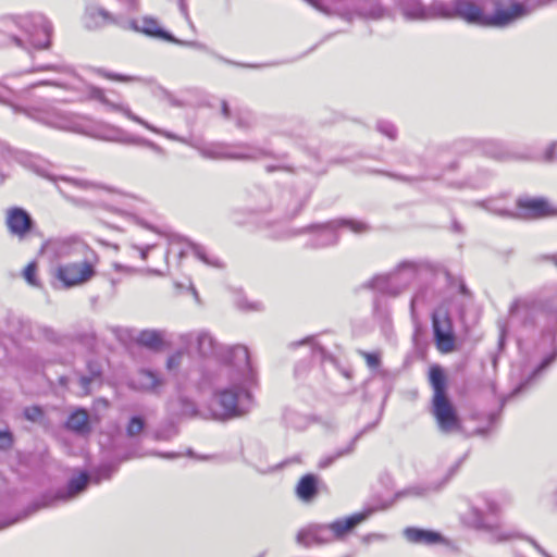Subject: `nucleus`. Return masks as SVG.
Returning <instances> with one entry per match:
<instances>
[{
	"label": "nucleus",
	"mask_w": 557,
	"mask_h": 557,
	"mask_svg": "<svg viewBox=\"0 0 557 557\" xmlns=\"http://www.w3.org/2000/svg\"><path fill=\"white\" fill-rule=\"evenodd\" d=\"M371 513L372 509H367L361 512L354 513L348 518L339 519L329 525H325L326 530L330 531V533H326V535L330 537V542L344 537L346 533H348L359 523L363 522Z\"/></svg>",
	"instance_id": "ddd939ff"
},
{
	"label": "nucleus",
	"mask_w": 557,
	"mask_h": 557,
	"mask_svg": "<svg viewBox=\"0 0 557 557\" xmlns=\"http://www.w3.org/2000/svg\"><path fill=\"white\" fill-rule=\"evenodd\" d=\"M404 533L406 539L411 543L435 544L441 541V535L433 531L407 528Z\"/></svg>",
	"instance_id": "6ab92c4d"
},
{
	"label": "nucleus",
	"mask_w": 557,
	"mask_h": 557,
	"mask_svg": "<svg viewBox=\"0 0 557 557\" xmlns=\"http://www.w3.org/2000/svg\"><path fill=\"white\" fill-rule=\"evenodd\" d=\"M377 129L391 139H394L396 137L395 126L387 121H380L377 123Z\"/></svg>",
	"instance_id": "72a5a7b5"
},
{
	"label": "nucleus",
	"mask_w": 557,
	"mask_h": 557,
	"mask_svg": "<svg viewBox=\"0 0 557 557\" xmlns=\"http://www.w3.org/2000/svg\"><path fill=\"white\" fill-rule=\"evenodd\" d=\"M531 302L527 299H518L510 306V318L521 319L528 317L531 312Z\"/></svg>",
	"instance_id": "393cba45"
},
{
	"label": "nucleus",
	"mask_w": 557,
	"mask_h": 557,
	"mask_svg": "<svg viewBox=\"0 0 557 557\" xmlns=\"http://www.w3.org/2000/svg\"><path fill=\"white\" fill-rule=\"evenodd\" d=\"M36 270L37 265L35 262H30L27 264V267L24 269L23 275L24 278L33 286H37V280H36Z\"/></svg>",
	"instance_id": "473e14b6"
},
{
	"label": "nucleus",
	"mask_w": 557,
	"mask_h": 557,
	"mask_svg": "<svg viewBox=\"0 0 557 557\" xmlns=\"http://www.w3.org/2000/svg\"><path fill=\"white\" fill-rule=\"evenodd\" d=\"M90 97L92 99L99 101L103 106H106L108 108V110L121 112L125 116H127L129 120L143 125L144 127H146L147 129H149L153 133L161 134L172 140H178L181 143L190 145L193 148H195L199 152V154L202 158L210 159V160H232V159H242L244 157V153L242 152V149L239 147H233L231 145L223 144V143H201V141L188 143L186 139L181 138L173 133L161 131V129L152 126L151 124H149L148 122H146L145 120L139 117L138 115L134 114L126 104H124L122 102H114V101L110 100L107 97L104 90L101 88L91 87L90 88Z\"/></svg>",
	"instance_id": "f257e3e1"
},
{
	"label": "nucleus",
	"mask_w": 557,
	"mask_h": 557,
	"mask_svg": "<svg viewBox=\"0 0 557 557\" xmlns=\"http://www.w3.org/2000/svg\"><path fill=\"white\" fill-rule=\"evenodd\" d=\"M128 22L135 24V27H122L123 29H129L151 37L162 38L164 40L175 42L183 46L193 47L199 50H207V47L198 41H182L174 38L171 34L164 32L159 26L158 22L151 17L145 16L140 21L128 18Z\"/></svg>",
	"instance_id": "9d476101"
},
{
	"label": "nucleus",
	"mask_w": 557,
	"mask_h": 557,
	"mask_svg": "<svg viewBox=\"0 0 557 557\" xmlns=\"http://www.w3.org/2000/svg\"><path fill=\"white\" fill-rule=\"evenodd\" d=\"M137 342L148 348L158 349L161 347L163 339L162 335L158 331L146 330L138 334Z\"/></svg>",
	"instance_id": "5701e85b"
},
{
	"label": "nucleus",
	"mask_w": 557,
	"mask_h": 557,
	"mask_svg": "<svg viewBox=\"0 0 557 557\" xmlns=\"http://www.w3.org/2000/svg\"><path fill=\"white\" fill-rule=\"evenodd\" d=\"M237 379L233 387L223 389L215 395L212 405V412L215 419L225 420L240 414L238 407V396L242 392V372H237Z\"/></svg>",
	"instance_id": "0eeeda50"
},
{
	"label": "nucleus",
	"mask_w": 557,
	"mask_h": 557,
	"mask_svg": "<svg viewBox=\"0 0 557 557\" xmlns=\"http://www.w3.org/2000/svg\"><path fill=\"white\" fill-rule=\"evenodd\" d=\"M484 151L486 154L491 156L492 158L499 159V160L506 159L508 156L506 150L504 149L503 145L497 141H493V140L485 143Z\"/></svg>",
	"instance_id": "cd10ccee"
},
{
	"label": "nucleus",
	"mask_w": 557,
	"mask_h": 557,
	"mask_svg": "<svg viewBox=\"0 0 557 557\" xmlns=\"http://www.w3.org/2000/svg\"><path fill=\"white\" fill-rule=\"evenodd\" d=\"M416 278V268L412 263L406 262L389 274L374 276L370 286L384 294L396 296L401 293Z\"/></svg>",
	"instance_id": "39448f33"
},
{
	"label": "nucleus",
	"mask_w": 557,
	"mask_h": 557,
	"mask_svg": "<svg viewBox=\"0 0 557 557\" xmlns=\"http://www.w3.org/2000/svg\"><path fill=\"white\" fill-rule=\"evenodd\" d=\"M112 472H113V468H111L109 466H106V467L99 469V471L97 472L96 478H95L96 483H99L102 479H106V480L110 479Z\"/></svg>",
	"instance_id": "ea45409f"
},
{
	"label": "nucleus",
	"mask_w": 557,
	"mask_h": 557,
	"mask_svg": "<svg viewBox=\"0 0 557 557\" xmlns=\"http://www.w3.org/2000/svg\"><path fill=\"white\" fill-rule=\"evenodd\" d=\"M97 258L86 259L82 262H73L60 265L57 270V277L65 287H72L86 283L95 275Z\"/></svg>",
	"instance_id": "1a4fd4ad"
},
{
	"label": "nucleus",
	"mask_w": 557,
	"mask_h": 557,
	"mask_svg": "<svg viewBox=\"0 0 557 557\" xmlns=\"http://www.w3.org/2000/svg\"><path fill=\"white\" fill-rule=\"evenodd\" d=\"M153 246L152 245H148L146 248H143L140 250V255H141V258L143 259H146L147 258V253L148 251L152 248Z\"/></svg>",
	"instance_id": "8fccbe9b"
},
{
	"label": "nucleus",
	"mask_w": 557,
	"mask_h": 557,
	"mask_svg": "<svg viewBox=\"0 0 557 557\" xmlns=\"http://www.w3.org/2000/svg\"><path fill=\"white\" fill-rule=\"evenodd\" d=\"M91 373H92L91 377H89V376H82L79 379V381H78L79 385H81V388H82V391L85 394L89 393L90 384L92 383L94 379L100 375V371H92Z\"/></svg>",
	"instance_id": "c9c22d12"
},
{
	"label": "nucleus",
	"mask_w": 557,
	"mask_h": 557,
	"mask_svg": "<svg viewBox=\"0 0 557 557\" xmlns=\"http://www.w3.org/2000/svg\"><path fill=\"white\" fill-rule=\"evenodd\" d=\"M52 125L58 128H66V125L61 122L53 123Z\"/></svg>",
	"instance_id": "6e6d98bb"
},
{
	"label": "nucleus",
	"mask_w": 557,
	"mask_h": 557,
	"mask_svg": "<svg viewBox=\"0 0 557 557\" xmlns=\"http://www.w3.org/2000/svg\"><path fill=\"white\" fill-rule=\"evenodd\" d=\"M557 358V347L554 349V351L544 358L542 363L537 367V369L533 372V376H535L537 373L543 371L545 368H547L555 359Z\"/></svg>",
	"instance_id": "4c0bfd02"
},
{
	"label": "nucleus",
	"mask_w": 557,
	"mask_h": 557,
	"mask_svg": "<svg viewBox=\"0 0 557 557\" xmlns=\"http://www.w3.org/2000/svg\"><path fill=\"white\" fill-rule=\"evenodd\" d=\"M338 227H347L356 234L363 233L369 228L368 225L362 221L344 219L335 220L324 225L311 226V228L315 232V239L313 245L315 247H324L335 244L338 237L336 233Z\"/></svg>",
	"instance_id": "6e6552de"
},
{
	"label": "nucleus",
	"mask_w": 557,
	"mask_h": 557,
	"mask_svg": "<svg viewBox=\"0 0 557 557\" xmlns=\"http://www.w3.org/2000/svg\"><path fill=\"white\" fill-rule=\"evenodd\" d=\"M75 186H78L83 189H87V190H92V191H97V193H107L109 195H120L122 196V194L117 193L116 190L110 188V187H106V186H101V185H98L96 183H92V182H89V181H85V180H72L71 181Z\"/></svg>",
	"instance_id": "bb28decb"
},
{
	"label": "nucleus",
	"mask_w": 557,
	"mask_h": 557,
	"mask_svg": "<svg viewBox=\"0 0 557 557\" xmlns=\"http://www.w3.org/2000/svg\"><path fill=\"white\" fill-rule=\"evenodd\" d=\"M553 261L557 264V253L552 257Z\"/></svg>",
	"instance_id": "bf43d9fd"
},
{
	"label": "nucleus",
	"mask_w": 557,
	"mask_h": 557,
	"mask_svg": "<svg viewBox=\"0 0 557 557\" xmlns=\"http://www.w3.org/2000/svg\"><path fill=\"white\" fill-rule=\"evenodd\" d=\"M98 74L104 78L117 81L122 83H132V82H140V77L138 76H129V75H121L108 72L106 70H98Z\"/></svg>",
	"instance_id": "c756f323"
},
{
	"label": "nucleus",
	"mask_w": 557,
	"mask_h": 557,
	"mask_svg": "<svg viewBox=\"0 0 557 557\" xmlns=\"http://www.w3.org/2000/svg\"><path fill=\"white\" fill-rule=\"evenodd\" d=\"M531 543L533 544V546L545 557H550L549 555L546 554L545 550H543L534 541H531Z\"/></svg>",
	"instance_id": "3c124183"
},
{
	"label": "nucleus",
	"mask_w": 557,
	"mask_h": 557,
	"mask_svg": "<svg viewBox=\"0 0 557 557\" xmlns=\"http://www.w3.org/2000/svg\"><path fill=\"white\" fill-rule=\"evenodd\" d=\"M424 492L425 490L423 487H420V486H412V487H409L405 491H403L401 493H399V495L401 496H422L424 495Z\"/></svg>",
	"instance_id": "a19ab883"
},
{
	"label": "nucleus",
	"mask_w": 557,
	"mask_h": 557,
	"mask_svg": "<svg viewBox=\"0 0 557 557\" xmlns=\"http://www.w3.org/2000/svg\"><path fill=\"white\" fill-rule=\"evenodd\" d=\"M306 1L309 4H311L313 8H315L317 10L329 14V10L325 7H323L318 0H306Z\"/></svg>",
	"instance_id": "49530a36"
},
{
	"label": "nucleus",
	"mask_w": 557,
	"mask_h": 557,
	"mask_svg": "<svg viewBox=\"0 0 557 557\" xmlns=\"http://www.w3.org/2000/svg\"><path fill=\"white\" fill-rule=\"evenodd\" d=\"M193 338L197 341L198 352L203 357L214 356L222 360L224 363H230L235 350L239 349V346H221L208 332H199L196 336L191 333L183 334L181 341L184 344H189Z\"/></svg>",
	"instance_id": "423d86ee"
},
{
	"label": "nucleus",
	"mask_w": 557,
	"mask_h": 557,
	"mask_svg": "<svg viewBox=\"0 0 557 557\" xmlns=\"http://www.w3.org/2000/svg\"><path fill=\"white\" fill-rule=\"evenodd\" d=\"M357 437L354 438L346 447L337 449L334 454L322 458L319 462L320 468H327L331 466L336 459L349 455L354 450L355 442Z\"/></svg>",
	"instance_id": "a878e982"
},
{
	"label": "nucleus",
	"mask_w": 557,
	"mask_h": 557,
	"mask_svg": "<svg viewBox=\"0 0 557 557\" xmlns=\"http://www.w3.org/2000/svg\"><path fill=\"white\" fill-rule=\"evenodd\" d=\"M267 171L268 172H272V171H275V170H278V169H283V165L281 164H277V165H267Z\"/></svg>",
	"instance_id": "603ef678"
},
{
	"label": "nucleus",
	"mask_w": 557,
	"mask_h": 557,
	"mask_svg": "<svg viewBox=\"0 0 557 557\" xmlns=\"http://www.w3.org/2000/svg\"><path fill=\"white\" fill-rule=\"evenodd\" d=\"M161 384V379L149 370H139L129 382L132 388L145 392H154Z\"/></svg>",
	"instance_id": "dca6fc26"
},
{
	"label": "nucleus",
	"mask_w": 557,
	"mask_h": 557,
	"mask_svg": "<svg viewBox=\"0 0 557 557\" xmlns=\"http://www.w3.org/2000/svg\"><path fill=\"white\" fill-rule=\"evenodd\" d=\"M262 307V305L260 302H253V304H248L246 301V305H245V308H246V311L249 310V309H252V310H260Z\"/></svg>",
	"instance_id": "de8ad7c7"
},
{
	"label": "nucleus",
	"mask_w": 557,
	"mask_h": 557,
	"mask_svg": "<svg viewBox=\"0 0 557 557\" xmlns=\"http://www.w3.org/2000/svg\"><path fill=\"white\" fill-rule=\"evenodd\" d=\"M96 136L102 140L116 141L126 145H133L134 141H137V137L113 125H104L100 127L97 131Z\"/></svg>",
	"instance_id": "f3484780"
},
{
	"label": "nucleus",
	"mask_w": 557,
	"mask_h": 557,
	"mask_svg": "<svg viewBox=\"0 0 557 557\" xmlns=\"http://www.w3.org/2000/svg\"><path fill=\"white\" fill-rule=\"evenodd\" d=\"M24 416L32 422L41 423L44 419V412L40 407L34 406L25 408Z\"/></svg>",
	"instance_id": "2f4dec72"
},
{
	"label": "nucleus",
	"mask_w": 557,
	"mask_h": 557,
	"mask_svg": "<svg viewBox=\"0 0 557 557\" xmlns=\"http://www.w3.org/2000/svg\"><path fill=\"white\" fill-rule=\"evenodd\" d=\"M133 145H141V146H145V147H148L150 149H152L153 151L158 152V153H162L163 152V149L158 146L157 144L148 140V139H144V138H140V137H137V141H134Z\"/></svg>",
	"instance_id": "58836bf2"
},
{
	"label": "nucleus",
	"mask_w": 557,
	"mask_h": 557,
	"mask_svg": "<svg viewBox=\"0 0 557 557\" xmlns=\"http://www.w3.org/2000/svg\"><path fill=\"white\" fill-rule=\"evenodd\" d=\"M0 101H1V102H3V101H4V99H3V97H2V96H0Z\"/></svg>",
	"instance_id": "0e129e2a"
},
{
	"label": "nucleus",
	"mask_w": 557,
	"mask_h": 557,
	"mask_svg": "<svg viewBox=\"0 0 557 557\" xmlns=\"http://www.w3.org/2000/svg\"><path fill=\"white\" fill-rule=\"evenodd\" d=\"M145 422L140 417H133L126 428V433L129 437H134L141 433Z\"/></svg>",
	"instance_id": "7c9ffc66"
},
{
	"label": "nucleus",
	"mask_w": 557,
	"mask_h": 557,
	"mask_svg": "<svg viewBox=\"0 0 557 557\" xmlns=\"http://www.w3.org/2000/svg\"><path fill=\"white\" fill-rule=\"evenodd\" d=\"M369 368L376 369L380 366V354L362 352Z\"/></svg>",
	"instance_id": "e433bc0d"
},
{
	"label": "nucleus",
	"mask_w": 557,
	"mask_h": 557,
	"mask_svg": "<svg viewBox=\"0 0 557 557\" xmlns=\"http://www.w3.org/2000/svg\"><path fill=\"white\" fill-rule=\"evenodd\" d=\"M12 444L11 434L9 432H1L0 431V448L5 449L10 447Z\"/></svg>",
	"instance_id": "79ce46f5"
},
{
	"label": "nucleus",
	"mask_w": 557,
	"mask_h": 557,
	"mask_svg": "<svg viewBox=\"0 0 557 557\" xmlns=\"http://www.w3.org/2000/svg\"><path fill=\"white\" fill-rule=\"evenodd\" d=\"M422 300V295L421 294H416L412 299H411V302H410V310H411V315L412 318H416V308L417 306L419 305V302Z\"/></svg>",
	"instance_id": "37998d69"
},
{
	"label": "nucleus",
	"mask_w": 557,
	"mask_h": 557,
	"mask_svg": "<svg viewBox=\"0 0 557 557\" xmlns=\"http://www.w3.org/2000/svg\"><path fill=\"white\" fill-rule=\"evenodd\" d=\"M90 481V476L86 472L79 473L78 476L72 478L67 484L65 491H59L57 494V499L67 502L75 498L78 494H81L87 487Z\"/></svg>",
	"instance_id": "a211bd4d"
},
{
	"label": "nucleus",
	"mask_w": 557,
	"mask_h": 557,
	"mask_svg": "<svg viewBox=\"0 0 557 557\" xmlns=\"http://www.w3.org/2000/svg\"><path fill=\"white\" fill-rule=\"evenodd\" d=\"M495 213L497 214H500V215H506V216H510L511 214L506 211V210H498V209H492Z\"/></svg>",
	"instance_id": "5fc2aeb1"
},
{
	"label": "nucleus",
	"mask_w": 557,
	"mask_h": 557,
	"mask_svg": "<svg viewBox=\"0 0 557 557\" xmlns=\"http://www.w3.org/2000/svg\"><path fill=\"white\" fill-rule=\"evenodd\" d=\"M245 158H246V159H248V158H253V159H256V158H258V156L252 151V149H251V148H249V149H247V148H246V154H245Z\"/></svg>",
	"instance_id": "09e8293b"
},
{
	"label": "nucleus",
	"mask_w": 557,
	"mask_h": 557,
	"mask_svg": "<svg viewBox=\"0 0 557 557\" xmlns=\"http://www.w3.org/2000/svg\"><path fill=\"white\" fill-rule=\"evenodd\" d=\"M194 255L201 260L203 263L211 265V267H220V262L216 258L210 257L207 255L205 248L197 244H190L189 245Z\"/></svg>",
	"instance_id": "c85d7f7f"
},
{
	"label": "nucleus",
	"mask_w": 557,
	"mask_h": 557,
	"mask_svg": "<svg viewBox=\"0 0 557 557\" xmlns=\"http://www.w3.org/2000/svg\"><path fill=\"white\" fill-rule=\"evenodd\" d=\"M326 533H330V531L326 530L325 525H309L298 532L297 543L306 547L325 544L330 542Z\"/></svg>",
	"instance_id": "2eb2a0df"
},
{
	"label": "nucleus",
	"mask_w": 557,
	"mask_h": 557,
	"mask_svg": "<svg viewBox=\"0 0 557 557\" xmlns=\"http://www.w3.org/2000/svg\"><path fill=\"white\" fill-rule=\"evenodd\" d=\"M364 14L372 18H380L384 15V10L380 5H376L373 10L366 12Z\"/></svg>",
	"instance_id": "c03bdc74"
},
{
	"label": "nucleus",
	"mask_w": 557,
	"mask_h": 557,
	"mask_svg": "<svg viewBox=\"0 0 557 557\" xmlns=\"http://www.w3.org/2000/svg\"><path fill=\"white\" fill-rule=\"evenodd\" d=\"M500 511L502 506L495 498L483 495L461 515V521L472 529L490 532L494 542H503L512 539L515 534L499 530L497 517Z\"/></svg>",
	"instance_id": "f03ea898"
},
{
	"label": "nucleus",
	"mask_w": 557,
	"mask_h": 557,
	"mask_svg": "<svg viewBox=\"0 0 557 557\" xmlns=\"http://www.w3.org/2000/svg\"><path fill=\"white\" fill-rule=\"evenodd\" d=\"M556 147H557V140L552 143L548 148L546 149L545 153H544V159L546 161H550L553 160L554 158V153H555V150H556Z\"/></svg>",
	"instance_id": "a18cd8bd"
},
{
	"label": "nucleus",
	"mask_w": 557,
	"mask_h": 557,
	"mask_svg": "<svg viewBox=\"0 0 557 557\" xmlns=\"http://www.w3.org/2000/svg\"><path fill=\"white\" fill-rule=\"evenodd\" d=\"M222 113L224 116H228L230 115V112H228V107H227V103L226 102H223L222 103Z\"/></svg>",
	"instance_id": "864d4df0"
},
{
	"label": "nucleus",
	"mask_w": 557,
	"mask_h": 557,
	"mask_svg": "<svg viewBox=\"0 0 557 557\" xmlns=\"http://www.w3.org/2000/svg\"><path fill=\"white\" fill-rule=\"evenodd\" d=\"M515 557H523L522 555L520 554H516Z\"/></svg>",
	"instance_id": "e2e57ef3"
},
{
	"label": "nucleus",
	"mask_w": 557,
	"mask_h": 557,
	"mask_svg": "<svg viewBox=\"0 0 557 557\" xmlns=\"http://www.w3.org/2000/svg\"><path fill=\"white\" fill-rule=\"evenodd\" d=\"M40 70H54V71L64 72V73L70 74V79H67V81H41V82L35 84L34 86L53 85V86H58V87H62V88H72V89L77 88L76 83L78 82V77L74 74V72L70 67H66V66L55 67L52 65H47L45 67H41Z\"/></svg>",
	"instance_id": "4be33fe9"
},
{
	"label": "nucleus",
	"mask_w": 557,
	"mask_h": 557,
	"mask_svg": "<svg viewBox=\"0 0 557 557\" xmlns=\"http://www.w3.org/2000/svg\"><path fill=\"white\" fill-rule=\"evenodd\" d=\"M66 426L77 433H88L90 430L88 412L85 409L75 410L69 417Z\"/></svg>",
	"instance_id": "412c9836"
},
{
	"label": "nucleus",
	"mask_w": 557,
	"mask_h": 557,
	"mask_svg": "<svg viewBox=\"0 0 557 557\" xmlns=\"http://www.w3.org/2000/svg\"><path fill=\"white\" fill-rule=\"evenodd\" d=\"M114 267H115L116 270H121L122 269V267L119 265V264H115Z\"/></svg>",
	"instance_id": "052dcab7"
},
{
	"label": "nucleus",
	"mask_w": 557,
	"mask_h": 557,
	"mask_svg": "<svg viewBox=\"0 0 557 557\" xmlns=\"http://www.w3.org/2000/svg\"><path fill=\"white\" fill-rule=\"evenodd\" d=\"M158 440H169V436H162L160 434H157L156 436Z\"/></svg>",
	"instance_id": "13d9d810"
},
{
	"label": "nucleus",
	"mask_w": 557,
	"mask_h": 557,
	"mask_svg": "<svg viewBox=\"0 0 557 557\" xmlns=\"http://www.w3.org/2000/svg\"><path fill=\"white\" fill-rule=\"evenodd\" d=\"M191 407H194L193 405H190ZM196 412V409L195 408H191V413L194 414Z\"/></svg>",
	"instance_id": "680f3d73"
},
{
	"label": "nucleus",
	"mask_w": 557,
	"mask_h": 557,
	"mask_svg": "<svg viewBox=\"0 0 557 557\" xmlns=\"http://www.w3.org/2000/svg\"><path fill=\"white\" fill-rule=\"evenodd\" d=\"M430 383L433 388L432 413L438 429L444 433L457 432L460 429V420L446 395V379L440 367L434 366L430 369Z\"/></svg>",
	"instance_id": "7ed1b4c3"
},
{
	"label": "nucleus",
	"mask_w": 557,
	"mask_h": 557,
	"mask_svg": "<svg viewBox=\"0 0 557 557\" xmlns=\"http://www.w3.org/2000/svg\"><path fill=\"white\" fill-rule=\"evenodd\" d=\"M30 215L21 208H12L7 213V225L9 231L18 237H23L32 227Z\"/></svg>",
	"instance_id": "4468645a"
},
{
	"label": "nucleus",
	"mask_w": 557,
	"mask_h": 557,
	"mask_svg": "<svg viewBox=\"0 0 557 557\" xmlns=\"http://www.w3.org/2000/svg\"><path fill=\"white\" fill-rule=\"evenodd\" d=\"M432 321L437 349L444 354L450 352L455 346V336L448 314L437 310L433 313Z\"/></svg>",
	"instance_id": "9b49d317"
},
{
	"label": "nucleus",
	"mask_w": 557,
	"mask_h": 557,
	"mask_svg": "<svg viewBox=\"0 0 557 557\" xmlns=\"http://www.w3.org/2000/svg\"><path fill=\"white\" fill-rule=\"evenodd\" d=\"M16 24L26 37L25 39L16 36L13 37L18 47H26V44L39 49L49 46L52 28L44 15L29 14L20 16Z\"/></svg>",
	"instance_id": "20e7f679"
},
{
	"label": "nucleus",
	"mask_w": 557,
	"mask_h": 557,
	"mask_svg": "<svg viewBox=\"0 0 557 557\" xmlns=\"http://www.w3.org/2000/svg\"><path fill=\"white\" fill-rule=\"evenodd\" d=\"M517 205L518 213L516 215L522 219H540L556 214L550 205L543 199L521 198Z\"/></svg>",
	"instance_id": "f8f14e48"
},
{
	"label": "nucleus",
	"mask_w": 557,
	"mask_h": 557,
	"mask_svg": "<svg viewBox=\"0 0 557 557\" xmlns=\"http://www.w3.org/2000/svg\"><path fill=\"white\" fill-rule=\"evenodd\" d=\"M297 496L304 502H310L317 495V479L307 474L300 479L296 487Z\"/></svg>",
	"instance_id": "aec40b11"
},
{
	"label": "nucleus",
	"mask_w": 557,
	"mask_h": 557,
	"mask_svg": "<svg viewBox=\"0 0 557 557\" xmlns=\"http://www.w3.org/2000/svg\"><path fill=\"white\" fill-rule=\"evenodd\" d=\"M183 358H184L183 351H177L174 355H172L168 359V362H166L168 369L171 371L177 369L181 366Z\"/></svg>",
	"instance_id": "f704fd0d"
},
{
	"label": "nucleus",
	"mask_w": 557,
	"mask_h": 557,
	"mask_svg": "<svg viewBox=\"0 0 557 557\" xmlns=\"http://www.w3.org/2000/svg\"><path fill=\"white\" fill-rule=\"evenodd\" d=\"M245 377H246V407H247L248 405L253 404V399H252L251 394L248 391V387L257 386V383H258L257 372H256L255 368L252 367L247 354H246Z\"/></svg>",
	"instance_id": "b1692460"
},
{
	"label": "nucleus",
	"mask_w": 557,
	"mask_h": 557,
	"mask_svg": "<svg viewBox=\"0 0 557 557\" xmlns=\"http://www.w3.org/2000/svg\"><path fill=\"white\" fill-rule=\"evenodd\" d=\"M162 457H165V458H176L178 455L177 454H165V455H161Z\"/></svg>",
	"instance_id": "4d7b16f0"
}]
</instances>
